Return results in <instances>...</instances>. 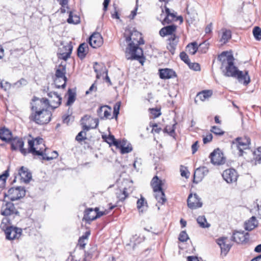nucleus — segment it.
I'll return each mask as SVG.
<instances>
[{
	"label": "nucleus",
	"instance_id": "1",
	"mask_svg": "<svg viewBox=\"0 0 261 261\" xmlns=\"http://www.w3.org/2000/svg\"><path fill=\"white\" fill-rule=\"evenodd\" d=\"M48 107L47 99L34 96L31 102V114L29 116L30 120L40 125L48 123L51 116V112L47 110Z\"/></svg>",
	"mask_w": 261,
	"mask_h": 261
},
{
	"label": "nucleus",
	"instance_id": "2",
	"mask_svg": "<svg viewBox=\"0 0 261 261\" xmlns=\"http://www.w3.org/2000/svg\"><path fill=\"white\" fill-rule=\"evenodd\" d=\"M218 59L221 62V68H224V75L227 77L234 76L239 70L234 65L233 56L226 51H223L218 56Z\"/></svg>",
	"mask_w": 261,
	"mask_h": 261
},
{
	"label": "nucleus",
	"instance_id": "3",
	"mask_svg": "<svg viewBox=\"0 0 261 261\" xmlns=\"http://www.w3.org/2000/svg\"><path fill=\"white\" fill-rule=\"evenodd\" d=\"M125 57L127 60H138L142 65L144 62L142 49L139 45H134V43L128 44L125 50Z\"/></svg>",
	"mask_w": 261,
	"mask_h": 261
},
{
	"label": "nucleus",
	"instance_id": "4",
	"mask_svg": "<svg viewBox=\"0 0 261 261\" xmlns=\"http://www.w3.org/2000/svg\"><path fill=\"white\" fill-rule=\"evenodd\" d=\"M251 144L250 139L248 137H238L232 141L231 148L233 151L238 150L239 156H243L245 150L248 149Z\"/></svg>",
	"mask_w": 261,
	"mask_h": 261
},
{
	"label": "nucleus",
	"instance_id": "5",
	"mask_svg": "<svg viewBox=\"0 0 261 261\" xmlns=\"http://www.w3.org/2000/svg\"><path fill=\"white\" fill-rule=\"evenodd\" d=\"M124 36L126 42H130L129 43H134V45H139L144 44L141 34L136 30H125Z\"/></svg>",
	"mask_w": 261,
	"mask_h": 261
},
{
	"label": "nucleus",
	"instance_id": "6",
	"mask_svg": "<svg viewBox=\"0 0 261 261\" xmlns=\"http://www.w3.org/2000/svg\"><path fill=\"white\" fill-rule=\"evenodd\" d=\"M66 68L64 66H60L56 69L54 83L58 88H64L66 86L67 77L65 76Z\"/></svg>",
	"mask_w": 261,
	"mask_h": 261
},
{
	"label": "nucleus",
	"instance_id": "7",
	"mask_svg": "<svg viewBox=\"0 0 261 261\" xmlns=\"http://www.w3.org/2000/svg\"><path fill=\"white\" fill-rule=\"evenodd\" d=\"M4 195L5 199L8 198L11 201H15L23 197L25 195V190L24 188L21 187L11 188Z\"/></svg>",
	"mask_w": 261,
	"mask_h": 261
},
{
	"label": "nucleus",
	"instance_id": "8",
	"mask_svg": "<svg viewBox=\"0 0 261 261\" xmlns=\"http://www.w3.org/2000/svg\"><path fill=\"white\" fill-rule=\"evenodd\" d=\"M17 213L14 204L11 202H7L6 199L4 198L1 207V215L8 216Z\"/></svg>",
	"mask_w": 261,
	"mask_h": 261
},
{
	"label": "nucleus",
	"instance_id": "9",
	"mask_svg": "<svg viewBox=\"0 0 261 261\" xmlns=\"http://www.w3.org/2000/svg\"><path fill=\"white\" fill-rule=\"evenodd\" d=\"M4 231L6 239L9 240L18 239L22 233L21 228L13 226L7 227Z\"/></svg>",
	"mask_w": 261,
	"mask_h": 261
},
{
	"label": "nucleus",
	"instance_id": "10",
	"mask_svg": "<svg viewBox=\"0 0 261 261\" xmlns=\"http://www.w3.org/2000/svg\"><path fill=\"white\" fill-rule=\"evenodd\" d=\"M187 205L190 208L193 210L201 207L202 202L197 194H190L187 199Z\"/></svg>",
	"mask_w": 261,
	"mask_h": 261
},
{
	"label": "nucleus",
	"instance_id": "11",
	"mask_svg": "<svg viewBox=\"0 0 261 261\" xmlns=\"http://www.w3.org/2000/svg\"><path fill=\"white\" fill-rule=\"evenodd\" d=\"M11 148L13 150L19 149L20 151L23 155L27 153V150L23 148L24 142L22 139L18 137H13L11 142Z\"/></svg>",
	"mask_w": 261,
	"mask_h": 261
},
{
	"label": "nucleus",
	"instance_id": "12",
	"mask_svg": "<svg viewBox=\"0 0 261 261\" xmlns=\"http://www.w3.org/2000/svg\"><path fill=\"white\" fill-rule=\"evenodd\" d=\"M210 157L211 163L214 165H222L225 162L223 153L219 149L212 152Z\"/></svg>",
	"mask_w": 261,
	"mask_h": 261
},
{
	"label": "nucleus",
	"instance_id": "13",
	"mask_svg": "<svg viewBox=\"0 0 261 261\" xmlns=\"http://www.w3.org/2000/svg\"><path fill=\"white\" fill-rule=\"evenodd\" d=\"M50 98L47 99L49 102V106L55 109L58 108L61 103L62 97L57 92H50L47 93Z\"/></svg>",
	"mask_w": 261,
	"mask_h": 261
},
{
	"label": "nucleus",
	"instance_id": "14",
	"mask_svg": "<svg viewBox=\"0 0 261 261\" xmlns=\"http://www.w3.org/2000/svg\"><path fill=\"white\" fill-rule=\"evenodd\" d=\"M223 179L227 183H232L237 180V173L233 169H228L225 170L222 173Z\"/></svg>",
	"mask_w": 261,
	"mask_h": 261
},
{
	"label": "nucleus",
	"instance_id": "15",
	"mask_svg": "<svg viewBox=\"0 0 261 261\" xmlns=\"http://www.w3.org/2000/svg\"><path fill=\"white\" fill-rule=\"evenodd\" d=\"M208 171L207 168L205 166L197 168L194 174V182L198 183L200 181L208 174Z\"/></svg>",
	"mask_w": 261,
	"mask_h": 261
},
{
	"label": "nucleus",
	"instance_id": "16",
	"mask_svg": "<svg viewBox=\"0 0 261 261\" xmlns=\"http://www.w3.org/2000/svg\"><path fill=\"white\" fill-rule=\"evenodd\" d=\"M89 43L93 48L99 47L103 43L102 37L99 33H95L89 38Z\"/></svg>",
	"mask_w": 261,
	"mask_h": 261
},
{
	"label": "nucleus",
	"instance_id": "17",
	"mask_svg": "<svg viewBox=\"0 0 261 261\" xmlns=\"http://www.w3.org/2000/svg\"><path fill=\"white\" fill-rule=\"evenodd\" d=\"M248 233L244 231H235L232 236V240L237 243H243L248 240Z\"/></svg>",
	"mask_w": 261,
	"mask_h": 261
},
{
	"label": "nucleus",
	"instance_id": "18",
	"mask_svg": "<svg viewBox=\"0 0 261 261\" xmlns=\"http://www.w3.org/2000/svg\"><path fill=\"white\" fill-rule=\"evenodd\" d=\"M233 77L236 78L239 83L247 85L250 82V78L248 71L244 72L239 70Z\"/></svg>",
	"mask_w": 261,
	"mask_h": 261
},
{
	"label": "nucleus",
	"instance_id": "19",
	"mask_svg": "<svg viewBox=\"0 0 261 261\" xmlns=\"http://www.w3.org/2000/svg\"><path fill=\"white\" fill-rule=\"evenodd\" d=\"M18 175L21 181L28 183L32 179V173L29 169L22 166L18 171Z\"/></svg>",
	"mask_w": 261,
	"mask_h": 261
},
{
	"label": "nucleus",
	"instance_id": "20",
	"mask_svg": "<svg viewBox=\"0 0 261 261\" xmlns=\"http://www.w3.org/2000/svg\"><path fill=\"white\" fill-rule=\"evenodd\" d=\"M96 210H98V208L96 207L94 210L92 208L87 209L84 213V219L87 222H91L93 220L100 217L101 215H96Z\"/></svg>",
	"mask_w": 261,
	"mask_h": 261
},
{
	"label": "nucleus",
	"instance_id": "21",
	"mask_svg": "<svg viewBox=\"0 0 261 261\" xmlns=\"http://www.w3.org/2000/svg\"><path fill=\"white\" fill-rule=\"evenodd\" d=\"M217 243L221 248V251L226 252L229 251L232 246L229 240L227 238H221L217 240Z\"/></svg>",
	"mask_w": 261,
	"mask_h": 261
},
{
	"label": "nucleus",
	"instance_id": "22",
	"mask_svg": "<svg viewBox=\"0 0 261 261\" xmlns=\"http://www.w3.org/2000/svg\"><path fill=\"white\" fill-rule=\"evenodd\" d=\"M111 109L108 106L100 107L97 111V115L101 119H108L111 116Z\"/></svg>",
	"mask_w": 261,
	"mask_h": 261
},
{
	"label": "nucleus",
	"instance_id": "23",
	"mask_svg": "<svg viewBox=\"0 0 261 261\" xmlns=\"http://www.w3.org/2000/svg\"><path fill=\"white\" fill-rule=\"evenodd\" d=\"M13 138L11 130L5 126L1 127V141L6 143H9Z\"/></svg>",
	"mask_w": 261,
	"mask_h": 261
},
{
	"label": "nucleus",
	"instance_id": "24",
	"mask_svg": "<svg viewBox=\"0 0 261 261\" xmlns=\"http://www.w3.org/2000/svg\"><path fill=\"white\" fill-rule=\"evenodd\" d=\"M176 28L177 27L174 24L167 25L162 28L159 32V34L162 37L167 35H170V36L175 35L174 33L176 31Z\"/></svg>",
	"mask_w": 261,
	"mask_h": 261
},
{
	"label": "nucleus",
	"instance_id": "25",
	"mask_svg": "<svg viewBox=\"0 0 261 261\" xmlns=\"http://www.w3.org/2000/svg\"><path fill=\"white\" fill-rule=\"evenodd\" d=\"M33 151H31V147L29 146L27 153H32L34 156H40V158L42 159L44 152L46 151V148H43L41 146L33 145Z\"/></svg>",
	"mask_w": 261,
	"mask_h": 261
},
{
	"label": "nucleus",
	"instance_id": "26",
	"mask_svg": "<svg viewBox=\"0 0 261 261\" xmlns=\"http://www.w3.org/2000/svg\"><path fill=\"white\" fill-rule=\"evenodd\" d=\"M160 77L162 79H169L176 76L175 72L171 69L165 68L159 70Z\"/></svg>",
	"mask_w": 261,
	"mask_h": 261
},
{
	"label": "nucleus",
	"instance_id": "27",
	"mask_svg": "<svg viewBox=\"0 0 261 261\" xmlns=\"http://www.w3.org/2000/svg\"><path fill=\"white\" fill-rule=\"evenodd\" d=\"M212 95V92L211 90H203L197 94L195 99V103L197 104L198 100L204 101L210 97Z\"/></svg>",
	"mask_w": 261,
	"mask_h": 261
},
{
	"label": "nucleus",
	"instance_id": "28",
	"mask_svg": "<svg viewBox=\"0 0 261 261\" xmlns=\"http://www.w3.org/2000/svg\"><path fill=\"white\" fill-rule=\"evenodd\" d=\"M168 41L169 43L167 45V48L172 54H173L178 42V38L176 35H173L170 37Z\"/></svg>",
	"mask_w": 261,
	"mask_h": 261
},
{
	"label": "nucleus",
	"instance_id": "29",
	"mask_svg": "<svg viewBox=\"0 0 261 261\" xmlns=\"http://www.w3.org/2000/svg\"><path fill=\"white\" fill-rule=\"evenodd\" d=\"M163 181L160 179L157 176L153 177L151 182V185L154 192L163 190Z\"/></svg>",
	"mask_w": 261,
	"mask_h": 261
},
{
	"label": "nucleus",
	"instance_id": "30",
	"mask_svg": "<svg viewBox=\"0 0 261 261\" xmlns=\"http://www.w3.org/2000/svg\"><path fill=\"white\" fill-rule=\"evenodd\" d=\"M98 66H100V65L98 64L97 62H95L94 63L93 68L94 70V71L96 73V77L97 79H99L101 74V72H103V73L106 74V80L107 82H109L111 83V81L109 78V77L107 75V70H106V68L105 66H102L101 67V71H100Z\"/></svg>",
	"mask_w": 261,
	"mask_h": 261
},
{
	"label": "nucleus",
	"instance_id": "31",
	"mask_svg": "<svg viewBox=\"0 0 261 261\" xmlns=\"http://www.w3.org/2000/svg\"><path fill=\"white\" fill-rule=\"evenodd\" d=\"M77 56L81 59L85 58L88 52V46L86 43H82L77 48Z\"/></svg>",
	"mask_w": 261,
	"mask_h": 261
},
{
	"label": "nucleus",
	"instance_id": "32",
	"mask_svg": "<svg viewBox=\"0 0 261 261\" xmlns=\"http://www.w3.org/2000/svg\"><path fill=\"white\" fill-rule=\"evenodd\" d=\"M64 49L65 52H63L62 53H60V58L66 61L67 59H68L70 55L71 54L73 47L71 45V43L70 42L68 43L66 45L64 46Z\"/></svg>",
	"mask_w": 261,
	"mask_h": 261
},
{
	"label": "nucleus",
	"instance_id": "33",
	"mask_svg": "<svg viewBox=\"0 0 261 261\" xmlns=\"http://www.w3.org/2000/svg\"><path fill=\"white\" fill-rule=\"evenodd\" d=\"M126 143V140H122V141H120V142H119L118 147H117V148L120 149L121 153L122 154L130 152L133 149L130 144L127 145V146H125Z\"/></svg>",
	"mask_w": 261,
	"mask_h": 261
},
{
	"label": "nucleus",
	"instance_id": "34",
	"mask_svg": "<svg viewBox=\"0 0 261 261\" xmlns=\"http://www.w3.org/2000/svg\"><path fill=\"white\" fill-rule=\"evenodd\" d=\"M257 224L256 218L253 216L245 223V229L246 230L251 231L257 226Z\"/></svg>",
	"mask_w": 261,
	"mask_h": 261
},
{
	"label": "nucleus",
	"instance_id": "35",
	"mask_svg": "<svg viewBox=\"0 0 261 261\" xmlns=\"http://www.w3.org/2000/svg\"><path fill=\"white\" fill-rule=\"evenodd\" d=\"M222 34L220 39V42H221V44L223 45L227 43L231 38V32L229 30L226 29H222Z\"/></svg>",
	"mask_w": 261,
	"mask_h": 261
},
{
	"label": "nucleus",
	"instance_id": "36",
	"mask_svg": "<svg viewBox=\"0 0 261 261\" xmlns=\"http://www.w3.org/2000/svg\"><path fill=\"white\" fill-rule=\"evenodd\" d=\"M28 145L29 146L31 147V151H33V145H40L41 147H43V148H46L45 145L44 144L43 140L42 138L40 137L36 138L34 139L33 140H29L28 141Z\"/></svg>",
	"mask_w": 261,
	"mask_h": 261
},
{
	"label": "nucleus",
	"instance_id": "37",
	"mask_svg": "<svg viewBox=\"0 0 261 261\" xmlns=\"http://www.w3.org/2000/svg\"><path fill=\"white\" fill-rule=\"evenodd\" d=\"M68 99L66 105L70 106L72 105L75 100L76 92L74 90L69 89L68 90Z\"/></svg>",
	"mask_w": 261,
	"mask_h": 261
},
{
	"label": "nucleus",
	"instance_id": "38",
	"mask_svg": "<svg viewBox=\"0 0 261 261\" xmlns=\"http://www.w3.org/2000/svg\"><path fill=\"white\" fill-rule=\"evenodd\" d=\"M154 196L158 203L163 204L166 201L165 195L163 190L154 192Z\"/></svg>",
	"mask_w": 261,
	"mask_h": 261
},
{
	"label": "nucleus",
	"instance_id": "39",
	"mask_svg": "<svg viewBox=\"0 0 261 261\" xmlns=\"http://www.w3.org/2000/svg\"><path fill=\"white\" fill-rule=\"evenodd\" d=\"M67 21L69 23L77 24L80 22V18L77 15L73 14L72 12L70 11Z\"/></svg>",
	"mask_w": 261,
	"mask_h": 261
},
{
	"label": "nucleus",
	"instance_id": "40",
	"mask_svg": "<svg viewBox=\"0 0 261 261\" xmlns=\"http://www.w3.org/2000/svg\"><path fill=\"white\" fill-rule=\"evenodd\" d=\"M188 51L192 55L195 54L198 49V44L196 42L189 43L186 47Z\"/></svg>",
	"mask_w": 261,
	"mask_h": 261
},
{
	"label": "nucleus",
	"instance_id": "41",
	"mask_svg": "<svg viewBox=\"0 0 261 261\" xmlns=\"http://www.w3.org/2000/svg\"><path fill=\"white\" fill-rule=\"evenodd\" d=\"M197 222L202 228H208L210 226V224L207 222L206 219L204 216H199L197 218Z\"/></svg>",
	"mask_w": 261,
	"mask_h": 261
},
{
	"label": "nucleus",
	"instance_id": "42",
	"mask_svg": "<svg viewBox=\"0 0 261 261\" xmlns=\"http://www.w3.org/2000/svg\"><path fill=\"white\" fill-rule=\"evenodd\" d=\"M106 141L110 145H113L116 147H118V145L120 142V141L116 140L112 135H109L108 137L106 138Z\"/></svg>",
	"mask_w": 261,
	"mask_h": 261
},
{
	"label": "nucleus",
	"instance_id": "43",
	"mask_svg": "<svg viewBox=\"0 0 261 261\" xmlns=\"http://www.w3.org/2000/svg\"><path fill=\"white\" fill-rule=\"evenodd\" d=\"M91 121L93 122L94 126H88L86 124V123L82 122V124L83 125V129L85 130H89L90 128H95L98 125L99 121L98 119H91Z\"/></svg>",
	"mask_w": 261,
	"mask_h": 261
},
{
	"label": "nucleus",
	"instance_id": "44",
	"mask_svg": "<svg viewBox=\"0 0 261 261\" xmlns=\"http://www.w3.org/2000/svg\"><path fill=\"white\" fill-rule=\"evenodd\" d=\"M176 123H174L171 125H167L164 129V132L168 134L171 136H173L175 134V125Z\"/></svg>",
	"mask_w": 261,
	"mask_h": 261
},
{
	"label": "nucleus",
	"instance_id": "45",
	"mask_svg": "<svg viewBox=\"0 0 261 261\" xmlns=\"http://www.w3.org/2000/svg\"><path fill=\"white\" fill-rule=\"evenodd\" d=\"M58 156V153L56 151H54L51 152V156H47L46 151L44 152L42 160L50 161L54 159H56Z\"/></svg>",
	"mask_w": 261,
	"mask_h": 261
},
{
	"label": "nucleus",
	"instance_id": "46",
	"mask_svg": "<svg viewBox=\"0 0 261 261\" xmlns=\"http://www.w3.org/2000/svg\"><path fill=\"white\" fill-rule=\"evenodd\" d=\"M253 34L257 40L261 39V29L259 27H255L253 30Z\"/></svg>",
	"mask_w": 261,
	"mask_h": 261
},
{
	"label": "nucleus",
	"instance_id": "47",
	"mask_svg": "<svg viewBox=\"0 0 261 261\" xmlns=\"http://www.w3.org/2000/svg\"><path fill=\"white\" fill-rule=\"evenodd\" d=\"M252 154L255 156V160L258 163H261V147L258 148L256 151H254Z\"/></svg>",
	"mask_w": 261,
	"mask_h": 261
},
{
	"label": "nucleus",
	"instance_id": "48",
	"mask_svg": "<svg viewBox=\"0 0 261 261\" xmlns=\"http://www.w3.org/2000/svg\"><path fill=\"white\" fill-rule=\"evenodd\" d=\"M86 133L85 131H81L76 136L75 139L77 141L81 142L86 139Z\"/></svg>",
	"mask_w": 261,
	"mask_h": 261
},
{
	"label": "nucleus",
	"instance_id": "49",
	"mask_svg": "<svg viewBox=\"0 0 261 261\" xmlns=\"http://www.w3.org/2000/svg\"><path fill=\"white\" fill-rule=\"evenodd\" d=\"M128 193H127L126 189L124 188L123 191V192L119 194L117 196V198H118L119 201L122 202L126 199V197H128Z\"/></svg>",
	"mask_w": 261,
	"mask_h": 261
},
{
	"label": "nucleus",
	"instance_id": "50",
	"mask_svg": "<svg viewBox=\"0 0 261 261\" xmlns=\"http://www.w3.org/2000/svg\"><path fill=\"white\" fill-rule=\"evenodd\" d=\"M189 239L188 236L186 233V231H182L178 237V239L180 242H184L187 241Z\"/></svg>",
	"mask_w": 261,
	"mask_h": 261
},
{
	"label": "nucleus",
	"instance_id": "51",
	"mask_svg": "<svg viewBox=\"0 0 261 261\" xmlns=\"http://www.w3.org/2000/svg\"><path fill=\"white\" fill-rule=\"evenodd\" d=\"M211 130L214 134L217 135H222L224 133V132L222 130L221 128L216 126H213Z\"/></svg>",
	"mask_w": 261,
	"mask_h": 261
},
{
	"label": "nucleus",
	"instance_id": "52",
	"mask_svg": "<svg viewBox=\"0 0 261 261\" xmlns=\"http://www.w3.org/2000/svg\"><path fill=\"white\" fill-rule=\"evenodd\" d=\"M179 56L182 61H183L185 63L189 64L190 60L189 59L188 56L186 53L181 52Z\"/></svg>",
	"mask_w": 261,
	"mask_h": 261
},
{
	"label": "nucleus",
	"instance_id": "53",
	"mask_svg": "<svg viewBox=\"0 0 261 261\" xmlns=\"http://www.w3.org/2000/svg\"><path fill=\"white\" fill-rule=\"evenodd\" d=\"M11 85L9 83L1 81V89H3L5 91H7L10 89Z\"/></svg>",
	"mask_w": 261,
	"mask_h": 261
},
{
	"label": "nucleus",
	"instance_id": "54",
	"mask_svg": "<svg viewBox=\"0 0 261 261\" xmlns=\"http://www.w3.org/2000/svg\"><path fill=\"white\" fill-rule=\"evenodd\" d=\"M165 9L166 14H167L168 16H169L171 18V19H173V20H174L176 18L175 13H171L170 12V9L168 8H167L166 6H165Z\"/></svg>",
	"mask_w": 261,
	"mask_h": 261
},
{
	"label": "nucleus",
	"instance_id": "55",
	"mask_svg": "<svg viewBox=\"0 0 261 261\" xmlns=\"http://www.w3.org/2000/svg\"><path fill=\"white\" fill-rule=\"evenodd\" d=\"M68 114L67 116H64L63 117V121L64 123H66L68 124L70 121V116L72 113V111L70 110V109L69 108L68 109Z\"/></svg>",
	"mask_w": 261,
	"mask_h": 261
},
{
	"label": "nucleus",
	"instance_id": "56",
	"mask_svg": "<svg viewBox=\"0 0 261 261\" xmlns=\"http://www.w3.org/2000/svg\"><path fill=\"white\" fill-rule=\"evenodd\" d=\"M145 203L147 204V202L145 201V199L143 197H141L137 200V208L139 210L141 209L144 206Z\"/></svg>",
	"mask_w": 261,
	"mask_h": 261
},
{
	"label": "nucleus",
	"instance_id": "57",
	"mask_svg": "<svg viewBox=\"0 0 261 261\" xmlns=\"http://www.w3.org/2000/svg\"><path fill=\"white\" fill-rule=\"evenodd\" d=\"M191 69H193L195 71H199L200 69V65L198 63H191L189 62V64H188Z\"/></svg>",
	"mask_w": 261,
	"mask_h": 261
},
{
	"label": "nucleus",
	"instance_id": "58",
	"mask_svg": "<svg viewBox=\"0 0 261 261\" xmlns=\"http://www.w3.org/2000/svg\"><path fill=\"white\" fill-rule=\"evenodd\" d=\"M121 106V102L118 101L115 103V105L114 106V114L116 116L119 114L120 107Z\"/></svg>",
	"mask_w": 261,
	"mask_h": 261
},
{
	"label": "nucleus",
	"instance_id": "59",
	"mask_svg": "<svg viewBox=\"0 0 261 261\" xmlns=\"http://www.w3.org/2000/svg\"><path fill=\"white\" fill-rule=\"evenodd\" d=\"M9 175V170L7 169L2 174H1V181L4 184L6 182V179Z\"/></svg>",
	"mask_w": 261,
	"mask_h": 261
},
{
	"label": "nucleus",
	"instance_id": "60",
	"mask_svg": "<svg viewBox=\"0 0 261 261\" xmlns=\"http://www.w3.org/2000/svg\"><path fill=\"white\" fill-rule=\"evenodd\" d=\"M213 139V136L211 134H208L206 136L203 137V142L204 144H206L212 141Z\"/></svg>",
	"mask_w": 261,
	"mask_h": 261
},
{
	"label": "nucleus",
	"instance_id": "61",
	"mask_svg": "<svg viewBox=\"0 0 261 261\" xmlns=\"http://www.w3.org/2000/svg\"><path fill=\"white\" fill-rule=\"evenodd\" d=\"M150 113L154 116L155 118L158 117L161 114L160 111L156 109H150Z\"/></svg>",
	"mask_w": 261,
	"mask_h": 261
},
{
	"label": "nucleus",
	"instance_id": "62",
	"mask_svg": "<svg viewBox=\"0 0 261 261\" xmlns=\"http://www.w3.org/2000/svg\"><path fill=\"white\" fill-rule=\"evenodd\" d=\"M165 15H166V16H165V18L163 19V20L162 21V23L163 25L169 24L173 20V19H171V18L169 16H168L167 14H165Z\"/></svg>",
	"mask_w": 261,
	"mask_h": 261
},
{
	"label": "nucleus",
	"instance_id": "63",
	"mask_svg": "<svg viewBox=\"0 0 261 261\" xmlns=\"http://www.w3.org/2000/svg\"><path fill=\"white\" fill-rule=\"evenodd\" d=\"M97 90V87L95 86V84H93L91 87H90V88L88 90H87L86 92V95H88L89 94V93H92V92L93 91H96Z\"/></svg>",
	"mask_w": 261,
	"mask_h": 261
},
{
	"label": "nucleus",
	"instance_id": "64",
	"mask_svg": "<svg viewBox=\"0 0 261 261\" xmlns=\"http://www.w3.org/2000/svg\"><path fill=\"white\" fill-rule=\"evenodd\" d=\"M198 142L196 141L192 145V153H195L198 150Z\"/></svg>",
	"mask_w": 261,
	"mask_h": 261
}]
</instances>
